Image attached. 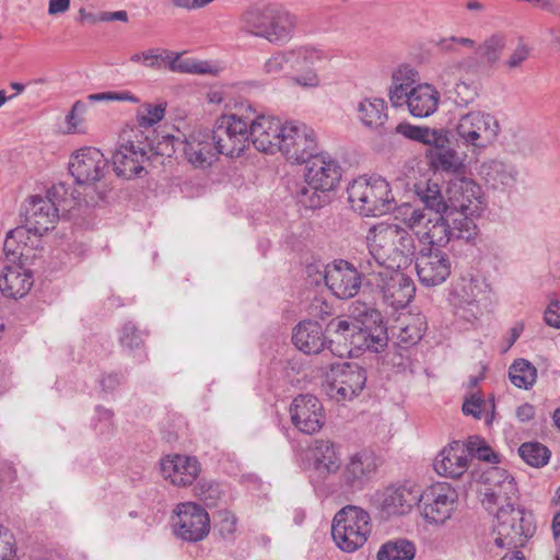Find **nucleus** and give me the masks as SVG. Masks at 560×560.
<instances>
[{"mask_svg": "<svg viewBox=\"0 0 560 560\" xmlns=\"http://www.w3.org/2000/svg\"><path fill=\"white\" fill-rule=\"evenodd\" d=\"M294 346L306 354H317L326 346V338L322 325L315 320L299 323L292 334Z\"/></svg>", "mask_w": 560, "mask_h": 560, "instance_id": "34", "label": "nucleus"}, {"mask_svg": "<svg viewBox=\"0 0 560 560\" xmlns=\"http://www.w3.org/2000/svg\"><path fill=\"white\" fill-rule=\"evenodd\" d=\"M96 420L94 423L95 430L100 434H107L113 431L114 429V413L112 410L97 407L96 410Z\"/></svg>", "mask_w": 560, "mask_h": 560, "instance_id": "56", "label": "nucleus"}, {"mask_svg": "<svg viewBox=\"0 0 560 560\" xmlns=\"http://www.w3.org/2000/svg\"><path fill=\"white\" fill-rule=\"evenodd\" d=\"M416 555L415 545L402 538L388 540L377 551V560H412Z\"/></svg>", "mask_w": 560, "mask_h": 560, "instance_id": "42", "label": "nucleus"}, {"mask_svg": "<svg viewBox=\"0 0 560 560\" xmlns=\"http://www.w3.org/2000/svg\"><path fill=\"white\" fill-rule=\"evenodd\" d=\"M89 103L77 101L69 114L66 116L67 133H80L85 131L84 122Z\"/></svg>", "mask_w": 560, "mask_h": 560, "instance_id": "48", "label": "nucleus"}, {"mask_svg": "<svg viewBox=\"0 0 560 560\" xmlns=\"http://www.w3.org/2000/svg\"><path fill=\"white\" fill-rule=\"evenodd\" d=\"M505 47V36L495 33L478 45L477 55L485 60L489 66H495L501 58L502 51Z\"/></svg>", "mask_w": 560, "mask_h": 560, "instance_id": "46", "label": "nucleus"}, {"mask_svg": "<svg viewBox=\"0 0 560 560\" xmlns=\"http://www.w3.org/2000/svg\"><path fill=\"white\" fill-rule=\"evenodd\" d=\"M173 530L176 537L190 542L206 538L210 532L208 512L197 503L183 502L176 505Z\"/></svg>", "mask_w": 560, "mask_h": 560, "instance_id": "15", "label": "nucleus"}, {"mask_svg": "<svg viewBox=\"0 0 560 560\" xmlns=\"http://www.w3.org/2000/svg\"><path fill=\"white\" fill-rule=\"evenodd\" d=\"M88 100L90 102H97V101H119V102H132L137 103L139 100L132 95L130 92L122 91V92H103V93H96V94H90L88 96Z\"/></svg>", "mask_w": 560, "mask_h": 560, "instance_id": "59", "label": "nucleus"}, {"mask_svg": "<svg viewBox=\"0 0 560 560\" xmlns=\"http://www.w3.org/2000/svg\"><path fill=\"white\" fill-rule=\"evenodd\" d=\"M306 164L304 184L296 191V201L306 209H319L329 202V194L341 178V168L326 154H315Z\"/></svg>", "mask_w": 560, "mask_h": 560, "instance_id": "3", "label": "nucleus"}, {"mask_svg": "<svg viewBox=\"0 0 560 560\" xmlns=\"http://www.w3.org/2000/svg\"><path fill=\"white\" fill-rule=\"evenodd\" d=\"M243 26L255 36L270 43H287L298 24V18L287 9L277 5L254 8L242 15Z\"/></svg>", "mask_w": 560, "mask_h": 560, "instance_id": "6", "label": "nucleus"}, {"mask_svg": "<svg viewBox=\"0 0 560 560\" xmlns=\"http://www.w3.org/2000/svg\"><path fill=\"white\" fill-rule=\"evenodd\" d=\"M466 450L468 451L469 456L472 455L480 460L492 464L499 462L498 455L493 452V450L483 441H479L478 439L475 441L469 440Z\"/></svg>", "mask_w": 560, "mask_h": 560, "instance_id": "53", "label": "nucleus"}, {"mask_svg": "<svg viewBox=\"0 0 560 560\" xmlns=\"http://www.w3.org/2000/svg\"><path fill=\"white\" fill-rule=\"evenodd\" d=\"M411 89L412 86L410 82L402 81L399 77L393 75V83L388 90V96L392 105L398 107L402 104H407Z\"/></svg>", "mask_w": 560, "mask_h": 560, "instance_id": "52", "label": "nucleus"}, {"mask_svg": "<svg viewBox=\"0 0 560 560\" xmlns=\"http://www.w3.org/2000/svg\"><path fill=\"white\" fill-rule=\"evenodd\" d=\"M284 124L271 116L249 118V139L260 152L273 154L279 150Z\"/></svg>", "mask_w": 560, "mask_h": 560, "instance_id": "26", "label": "nucleus"}, {"mask_svg": "<svg viewBox=\"0 0 560 560\" xmlns=\"http://www.w3.org/2000/svg\"><path fill=\"white\" fill-rule=\"evenodd\" d=\"M457 492L447 482H438L421 493L423 517L436 524L445 523L455 510Z\"/></svg>", "mask_w": 560, "mask_h": 560, "instance_id": "17", "label": "nucleus"}, {"mask_svg": "<svg viewBox=\"0 0 560 560\" xmlns=\"http://www.w3.org/2000/svg\"><path fill=\"white\" fill-rule=\"evenodd\" d=\"M292 424L302 433L314 434L325 423V410L317 397L311 394L296 396L290 405Z\"/></svg>", "mask_w": 560, "mask_h": 560, "instance_id": "21", "label": "nucleus"}, {"mask_svg": "<svg viewBox=\"0 0 560 560\" xmlns=\"http://www.w3.org/2000/svg\"><path fill=\"white\" fill-rule=\"evenodd\" d=\"M366 383L365 371L355 363L332 364L327 374L326 393L337 400H351L358 396Z\"/></svg>", "mask_w": 560, "mask_h": 560, "instance_id": "13", "label": "nucleus"}, {"mask_svg": "<svg viewBox=\"0 0 560 560\" xmlns=\"http://www.w3.org/2000/svg\"><path fill=\"white\" fill-rule=\"evenodd\" d=\"M280 141L278 152H281L291 164L306 163L317 151L315 131L303 122H284V131Z\"/></svg>", "mask_w": 560, "mask_h": 560, "instance_id": "12", "label": "nucleus"}, {"mask_svg": "<svg viewBox=\"0 0 560 560\" xmlns=\"http://www.w3.org/2000/svg\"><path fill=\"white\" fill-rule=\"evenodd\" d=\"M307 459L319 474H336L341 467L339 447L329 440H314L307 448Z\"/></svg>", "mask_w": 560, "mask_h": 560, "instance_id": "33", "label": "nucleus"}, {"mask_svg": "<svg viewBox=\"0 0 560 560\" xmlns=\"http://www.w3.org/2000/svg\"><path fill=\"white\" fill-rule=\"evenodd\" d=\"M469 466V454L465 444L459 441H453L445 446L433 462L434 470L443 477L459 478Z\"/></svg>", "mask_w": 560, "mask_h": 560, "instance_id": "29", "label": "nucleus"}, {"mask_svg": "<svg viewBox=\"0 0 560 560\" xmlns=\"http://www.w3.org/2000/svg\"><path fill=\"white\" fill-rule=\"evenodd\" d=\"M329 60V56L319 49L301 47L276 52L267 60L266 68L267 70H282L284 68L311 70L313 68L328 67Z\"/></svg>", "mask_w": 560, "mask_h": 560, "instance_id": "22", "label": "nucleus"}, {"mask_svg": "<svg viewBox=\"0 0 560 560\" xmlns=\"http://www.w3.org/2000/svg\"><path fill=\"white\" fill-rule=\"evenodd\" d=\"M528 55L529 48L525 44L520 43L506 60L505 65L509 68H517L527 59Z\"/></svg>", "mask_w": 560, "mask_h": 560, "instance_id": "62", "label": "nucleus"}, {"mask_svg": "<svg viewBox=\"0 0 560 560\" xmlns=\"http://www.w3.org/2000/svg\"><path fill=\"white\" fill-rule=\"evenodd\" d=\"M328 328L345 341H350L353 345V340H358V331L361 326L351 318L337 317L329 322Z\"/></svg>", "mask_w": 560, "mask_h": 560, "instance_id": "49", "label": "nucleus"}, {"mask_svg": "<svg viewBox=\"0 0 560 560\" xmlns=\"http://www.w3.org/2000/svg\"><path fill=\"white\" fill-rule=\"evenodd\" d=\"M396 338L405 347L413 346L421 340L424 332V322L420 316H408L399 320Z\"/></svg>", "mask_w": 560, "mask_h": 560, "instance_id": "40", "label": "nucleus"}, {"mask_svg": "<svg viewBox=\"0 0 560 560\" xmlns=\"http://www.w3.org/2000/svg\"><path fill=\"white\" fill-rule=\"evenodd\" d=\"M200 470V463L194 456L171 454L161 459L162 476L176 487L192 485Z\"/></svg>", "mask_w": 560, "mask_h": 560, "instance_id": "27", "label": "nucleus"}, {"mask_svg": "<svg viewBox=\"0 0 560 560\" xmlns=\"http://www.w3.org/2000/svg\"><path fill=\"white\" fill-rule=\"evenodd\" d=\"M416 270L422 284L435 287L450 276L451 261L441 249L423 247L416 257Z\"/></svg>", "mask_w": 560, "mask_h": 560, "instance_id": "25", "label": "nucleus"}, {"mask_svg": "<svg viewBox=\"0 0 560 560\" xmlns=\"http://www.w3.org/2000/svg\"><path fill=\"white\" fill-rule=\"evenodd\" d=\"M480 175L490 188L505 191L516 186L520 173L514 163L493 159L481 164Z\"/></svg>", "mask_w": 560, "mask_h": 560, "instance_id": "31", "label": "nucleus"}, {"mask_svg": "<svg viewBox=\"0 0 560 560\" xmlns=\"http://www.w3.org/2000/svg\"><path fill=\"white\" fill-rule=\"evenodd\" d=\"M33 287L32 272L21 264H5L0 273V291L11 299L24 298Z\"/></svg>", "mask_w": 560, "mask_h": 560, "instance_id": "30", "label": "nucleus"}, {"mask_svg": "<svg viewBox=\"0 0 560 560\" xmlns=\"http://www.w3.org/2000/svg\"><path fill=\"white\" fill-rule=\"evenodd\" d=\"M489 405L491 404L487 402L481 397L472 395L469 399L465 400L462 409L465 415L480 419Z\"/></svg>", "mask_w": 560, "mask_h": 560, "instance_id": "57", "label": "nucleus"}, {"mask_svg": "<svg viewBox=\"0 0 560 560\" xmlns=\"http://www.w3.org/2000/svg\"><path fill=\"white\" fill-rule=\"evenodd\" d=\"M11 540L10 534L0 532V560H13L14 548Z\"/></svg>", "mask_w": 560, "mask_h": 560, "instance_id": "63", "label": "nucleus"}, {"mask_svg": "<svg viewBox=\"0 0 560 560\" xmlns=\"http://www.w3.org/2000/svg\"><path fill=\"white\" fill-rule=\"evenodd\" d=\"M147 159V151L139 144L124 143L113 154L114 170L118 176L130 179L143 171Z\"/></svg>", "mask_w": 560, "mask_h": 560, "instance_id": "32", "label": "nucleus"}, {"mask_svg": "<svg viewBox=\"0 0 560 560\" xmlns=\"http://www.w3.org/2000/svg\"><path fill=\"white\" fill-rule=\"evenodd\" d=\"M479 86L480 84L475 78L465 77L456 81L447 94L457 106H467L478 96Z\"/></svg>", "mask_w": 560, "mask_h": 560, "instance_id": "43", "label": "nucleus"}, {"mask_svg": "<svg viewBox=\"0 0 560 560\" xmlns=\"http://www.w3.org/2000/svg\"><path fill=\"white\" fill-rule=\"evenodd\" d=\"M219 487L212 481H199L195 487V494L202 501L212 503L219 497Z\"/></svg>", "mask_w": 560, "mask_h": 560, "instance_id": "58", "label": "nucleus"}, {"mask_svg": "<svg viewBox=\"0 0 560 560\" xmlns=\"http://www.w3.org/2000/svg\"><path fill=\"white\" fill-rule=\"evenodd\" d=\"M487 284L476 278H463L452 293V304L457 314L470 322L476 319L481 310L479 303L486 296Z\"/></svg>", "mask_w": 560, "mask_h": 560, "instance_id": "24", "label": "nucleus"}, {"mask_svg": "<svg viewBox=\"0 0 560 560\" xmlns=\"http://www.w3.org/2000/svg\"><path fill=\"white\" fill-rule=\"evenodd\" d=\"M380 466L378 457L371 451L362 450L347 458L340 480L348 491H361L374 477Z\"/></svg>", "mask_w": 560, "mask_h": 560, "instance_id": "19", "label": "nucleus"}, {"mask_svg": "<svg viewBox=\"0 0 560 560\" xmlns=\"http://www.w3.org/2000/svg\"><path fill=\"white\" fill-rule=\"evenodd\" d=\"M165 145H171L172 150L164 152L168 156L178 148H182L187 161L195 167H208L217 159L215 142L212 140V135L207 130H194L184 140L174 136L164 138Z\"/></svg>", "mask_w": 560, "mask_h": 560, "instance_id": "14", "label": "nucleus"}, {"mask_svg": "<svg viewBox=\"0 0 560 560\" xmlns=\"http://www.w3.org/2000/svg\"><path fill=\"white\" fill-rule=\"evenodd\" d=\"M500 132L498 118L483 110H470L459 115L454 127L457 143L471 152H481L493 145Z\"/></svg>", "mask_w": 560, "mask_h": 560, "instance_id": "9", "label": "nucleus"}, {"mask_svg": "<svg viewBox=\"0 0 560 560\" xmlns=\"http://www.w3.org/2000/svg\"><path fill=\"white\" fill-rule=\"evenodd\" d=\"M522 459L532 467H544L548 464L551 452L539 442H526L518 448Z\"/></svg>", "mask_w": 560, "mask_h": 560, "instance_id": "45", "label": "nucleus"}, {"mask_svg": "<svg viewBox=\"0 0 560 560\" xmlns=\"http://www.w3.org/2000/svg\"><path fill=\"white\" fill-rule=\"evenodd\" d=\"M370 276L362 272L360 262L358 267L345 259H336L325 267L324 280L326 287L338 299H350L360 291L362 278Z\"/></svg>", "mask_w": 560, "mask_h": 560, "instance_id": "16", "label": "nucleus"}, {"mask_svg": "<svg viewBox=\"0 0 560 560\" xmlns=\"http://www.w3.org/2000/svg\"><path fill=\"white\" fill-rule=\"evenodd\" d=\"M494 513L497 520L494 542L498 547L516 549L524 546L533 536L535 526L532 515L526 514L523 510L509 504L498 508Z\"/></svg>", "mask_w": 560, "mask_h": 560, "instance_id": "10", "label": "nucleus"}, {"mask_svg": "<svg viewBox=\"0 0 560 560\" xmlns=\"http://www.w3.org/2000/svg\"><path fill=\"white\" fill-rule=\"evenodd\" d=\"M186 51H171L163 48L151 49L142 54H135L131 61L142 60L144 68H166L170 70H215V65L209 60L186 57Z\"/></svg>", "mask_w": 560, "mask_h": 560, "instance_id": "18", "label": "nucleus"}, {"mask_svg": "<svg viewBox=\"0 0 560 560\" xmlns=\"http://www.w3.org/2000/svg\"><path fill=\"white\" fill-rule=\"evenodd\" d=\"M49 195L54 198L32 196L24 209V224L22 228L27 230V233H33L35 236H40L49 231L58 219L59 208L62 210H70L75 205L80 203L79 196L71 191L68 199V189L65 184L59 183L54 185Z\"/></svg>", "mask_w": 560, "mask_h": 560, "instance_id": "4", "label": "nucleus"}, {"mask_svg": "<svg viewBox=\"0 0 560 560\" xmlns=\"http://www.w3.org/2000/svg\"><path fill=\"white\" fill-rule=\"evenodd\" d=\"M119 340L121 346L128 349L139 348L143 342L141 332L131 323L124 325Z\"/></svg>", "mask_w": 560, "mask_h": 560, "instance_id": "54", "label": "nucleus"}, {"mask_svg": "<svg viewBox=\"0 0 560 560\" xmlns=\"http://www.w3.org/2000/svg\"><path fill=\"white\" fill-rule=\"evenodd\" d=\"M416 192L424 203V209L431 212H445L447 196L442 194L441 187L436 182L429 179L424 184L417 185Z\"/></svg>", "mask_w": 560, "mask_h": 560, "instance_id": "39", "label": "nucleus"}, {"mask_svg": "<svg viewBox=\"0 0 560 560\" xmlns=\"http://www.w3.org/2000/svg\"><path fill=\"white\" fill-rule=\"evenodd\" d=\"M28 238L27 230L18 226L13 230H10L4 240L3 249L7 256L12 255L14 258L18 255H23L22 250H20L21 245H26V240Z\"/></svg>", "mask_w": 560, "mask_h": 560, "instance_id": "50", "label": "nucleus"}, {"mask_svg": "<svg viewBox=\"0 0 560 560\" xmlns=\"http://www.w3.org/2000/svg\"><path fill=\"white\" fill-rule=\"evenodd\" d=\"M439 102V92L431 84L420 83L409 92L407 106L413 117L425 118L436 112Z\"/></svg>", "mask_w": 560, "mask_h": 560, "instance_id": "35", "label": "nucleus"}, {"mask_svg": "<svg viewBox=\"0 0 560 560\" xmlns=\"http://www.w3.org/2000/svg\"><path fill=\"white\" fill-rule=\"evenodd\" d=\"M485 481L489 485L485 490L482 504L494 513L502 505L513 504L516 498L517 488L514 478L500 467H491L485 472Z\"/></svg>", "mask_w": 560, "mask_h": 560, "instance_id": "20", "label": "nucleus"}, {"mask_svg": "<svg viewBox=\"0 0 560 560\" xmlns=\"http://www.w3.org/2000/svg\"><path fill=\"white\" fill-rule=\"evenodd\" d=\"M386 328L382 320L371 325V327H361L358 331V340H353V346L359 349L366 348L377 352L380 348L386 346Z\"/></svg>", "mask_w": 560, "mask_h": 560, "instance_id": "41", "label": "nucleus"}, {"mask_svg": "<svg viewBox=\"0 0 560 560\" xmlns=\"http://www.w3.org/2000/svg\"><path fill=\"white\" fill-rule=\"evenodd\" d=\"M349 317L361 327H371L382 322L381 313L371 304L360 300L353 301L349 306Z\"/></svg>", "mask_w": 560, "mask_h": 560, "instance_id": "47", "label": "nucleus"}, {"mask_svg": "<svg viewBox=\"0 0 560 560\" xmlns=\"http://www.w3.org/2000/svg\"><path fill=\"white\" fill-rule=\"evenodd\" d=\"M108 168V161L96 148H83L72 155L69 170L79 185L94 184L101 180Z\"/></svg>", "mask_w": 560, "mask_h": 560, "instance_id": "23", "label": "nucleus"}, {"mask_svg": "<svg viewBox=\"0 0 560 560\" xmlns=\"http://www.w3.org/2000/svg\"><path fill=\"white\" fill-rule=\"evenodd\" d=\"M446 210L448 217L455 214L453 223L460 231L462 240L471 241L477 235L475 220L480 218L487 209V199L480 185L474 179L456 176L447 183Z\"/></svg>", "mask_w": 560, "mask_h": 560, "instance_id": "2", "label": "nucleus"}, {"mask_svg": "<svg viewBox=\"0 0 560 560\" xmlns=\"http://www.w3.org/2000/svg\"><path fill=\"white\" fill-rule=\"evenodd\" d=\"M395 131L407 139L421 142L427 145H441L447 142V137L442 130L431 129L429 127H419L409 122H400Z\"/></svg>", "mask_w": 560, "mask_h": 560, "instance_id": "37", "label": "nucleus"}, {"mask_svg": "<svg viewBox=\"0 0 560 560\" xmlns=\"http://www.w3.org/2000/svg\"><path fill=\"white\" fill-rule=\"evenodd\" d=\"M427 156L433 168L447 173H457L463 167V162L458 153L451 148H446L445 143L441 145H430Z\"/></svg>", "mask_w": 560, "mask_h": 560, "instance_id": "38", "label": "nucleus"}, {"mask_svg": "<svg viewBox=\"0 0 560 560\" xmlns=\"http://www.w3.org/2000/svg\"><path fill=\"white\" fill-rule=\"evenodd\" d=\"M165 104H145L138 113V124L140 127L149 128L164 118Z\"/></svg>", "mask_w": 560, "mask_h": 560, "instance_id": "51", "label": "nucleus"}, {"mask_svg": "<svg viewBox=\"0 0 560 560\" xmlns=\"http://www.w3.org/2000/svg\"><path fill=\"white\" fill-rule=\"evenodd\" d=\"M444 212H431L409 205L399 208L398 215L402 223L413 232L419 242L433 248L445 246L453 237L462 238L455 224L450 226L442 215Z\"/></svg>", "mask_w": 560, "mask_h": 560, "instance_id": "5", "label": "nucleus"}, {"mask_svg": "<svg viewBox=\"0 0 560 560\" xmlns=\"http://www.w3.org/2000/svg\"><path fill=\"white\" fill-rule=\"evenodd\" d=\"M431 44L441 52L445 55L457 54L458 37L455 35L441 36L432 38Z\"/></svg>", "mask_w": 560, "mask_h": 560, "instance_id": "60", "label": "nucleus"}, {"mask_svg": "<svg viewBox=\"0 0 560 560\" xmlns=\"http://www.w3.org/2000/svg\"><path fill=\"white\" fill-rule=\"evenodd\" d=\"M353 211L362 217H381L394 208L389 183L382 177H359L347 188Z\"/></svg>", "mask_w": 560, "mask_h": 560, "instance_id": "7", "label": "nucleus"}, {"mask_svg": "<svg viewBox=\"0 0 560 560\" xmlns=\"http://www.w3.org/2000/svg\"><path fill=\"white\" fill-rule=\"evenodd\" d=\"M512 384L518 388L528 389L537 378L536 368L525 359H518L509 369Z\"/></svg>", "mask_w": 560, "mask_h": 560, "instance_id": "44", "label": "nucleus"}, {"mask_svg": "<svg viewBox=\"0 0 560 560\" xmlns=\"http://www.w3.org/2000/svg\"><path fill=\"white\" fill-rule=\"evenodd\" d=\"M372 532V520L368 511L357 505H346L331 522V537L345 552H354L368 541Z\"/></svg>", "mask_w": 560, "mask_h": 560, "instance_id": "8", "label": "nucleus"}, {"mask_svg": "<svg viewBox=\"0 0 560 560\" xmlns=\"http://www.w3.org/2000/svg\"><path fill=\"white\" fill-rule=\"evenodd\" d=\"M365 238L368 253L360 258L362 272L370 276L369 283L380 289L386 304L406 307L416 288L401 270L416 257L413 235L397 224L378 223L368 231Z\"/></svg>", "mask_w": 560, "mask_h": 560, "instance_id": "1", "label": "nucleus"}, {"mask_svg": "<svg viewBox=\"0 0 560 560\" xmlns=\"http://www.w3.org/2000/svg\"><path fill=\"white\" fill-rule=\"evenodd\" d=\"M219 517L218 529L220 535L224 539L232 538L236 532L237 517L230 511H221Z\"/></svg>", "mask_w": 560, "mask_h": 560, "instance_id": "55", "label": "nucleus"}, {"mask_svg": "<svg viewBox=\"0 0 560 560\" xmlns=\"http://www.w3.org/2000/svg\"><path fill=\"white\" fill-rule=\"evenodd\" d=\"M249 118L229 114L215 120L211 135L220 154L234 158L245 151L249 141Z\"/></svg>", "mask_w": 560, "mask_h": 560, "instance_id": "11", "label": "nucleus"}, {"mask_svg": "<svg viewBox=\"0 0 560 560\" xmlns=\"http://www.w3.org/2000/svg\"><path fill=\"white\" fill-rule=\"evenodd\" d=\"M358 118L368 129L383 132L388 120V107L384 98L366 97L358 104Z\"/></svg>", "mask_w": 560, "mask_h": 560, "instance_id": "36", "label": "nucleus"}, {"mask_svg": "<svg viewBox=\"0 0 560 560\" xmlns=\"http://www.w3.org/2000/svg\"><path fill=\"white\" fill-rule=\"evenodd\" d=\"M545 320L547 325L560 328V301H553L548 305L545 312Z\"/></svg>", "mask_w": 560, "mask_h": 560, "instance_id": "64", "label": "nucleus"}, {"mask_svg": "<svg viewBox=\"0 0 560 560\" xmlns=\"http://www.w3.org/2000/svg\"><path fill=\"white\" fill-rule=\"evenodd\" d=\"M421 491L417 487L390 486L381 494L380 508L386 516L405 515L420 501Z\"/></svg>", "mask_w": 560, "mask_h": 560, "instance_id": "28", "label": "nucleus"}, {"mask_svg": "<svg viewBox=\"0 0 560 560\" xmlns=\"http://www.w3.org/2000/svg\"><path fill=\"white\" fill-rule=\"evenodd\" d=\"M291 80L302 88H316L320 83L316 72H295Z\"/></svg>", "mask_w": 560, "mask_h": 560, "instance_id": "61", "label": "nucleus"}]
</instances>
